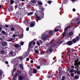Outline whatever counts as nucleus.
<instances>
[{
    "instance_id": "f257e3e1",
    "label": "nucleus",
    "mask_w": 80,
    "mask_h": 80,
    "mask_svg": "<svg viewBox=\"0 0 80 80\" xmlns=\"http://www.w3.org/2000/svg\"><path fill=\"white\" fill-rule=\"evenodd\" d=\"M75 63L74 64V66H75V67H74V66L72 65L71 66V68H75V69H76L77 68H78L79 66V65H80V61L79 62H78V61L77 60H76L75 62Z\"/></svg>"
},
{
    "instance_id": "f03ea898",
    "label": "nucleus",
    "mask_w": 80,
    "mask_h": 80,
    "mask_svg": "<svg viewBox=\"0 0 80 80\" xmlns=\"http://www.w3.org/2000/svg\"><path fill=\"white\" fill-rule=\"evenodd\" d=\"M0 43L1 44V45L2 47V48H8V47H7V42L0 41Z\"/></svg>"
},
{
    "instance_id": "7ed1b4c3",
    "label": "nucleus",
    "mask_w": 80,
    "mask_h": 80,
    "mask_svg": "<svg viewBox=\"0 0 80 80\" xmlns=\"http://www.w3.org/2000/svg\"><path fill=\"white\" fill-rule=\"evenodd\" d=\"M42 14H40L39 16H37L35 18L38 20H41L43 18V17L44 16V14L43 12H42Z\"/></svg>"
},
{
    "instance_id": "20e7f679",
    "label": "nucleus",
    "mask_w": 80,
    "mask_h": 80,
    "mask_svg": "<svg viewBox=\"0 0 80 80\" xmlns=\"http://www.w3.org/2000/svg\"><path fill=\"white\" fill-rule=\"evenodd\" d=\"M32 43H33V45H35V44H36V43L33 41H30L29 42V44H28V50H29V49H30L31 48H32Z\"/></svg>"
},
{
    "instance_id": "39448f33",
    "label": "nucleus",
    "mask_w": 80,
    "mask_h": 80,
    "mask_svg": "<svg viewBox=\"0 0 80 80\" xmlns=\"http://www.w3.org/2000/svg\"><path fill=\"white\" fill-rule=\"evenodd\" d=\"M73 43L72 41H68L64 43V45H67L68 46H71L73 45Z\"/></svg>"
},
{
    "instance_id": "423d86ee",
    "label": "nucleus",
    "mask_w": 80,
    "mask_h": 80,
    "mask_svg": "<svg viewBox=\"0 0 80 80\" xmlns=\"http://www.w3.org/2000/svg\"><path fill=\"white\" fill-rule=\"evenodd\" d=\"M48 37V35H46L44 36H42V38H41V40H45L46 39H47Z\"/></svg>"
},
{
    "instance_id": "0eeeda50",
    "label": "nucleus",
    "mask_w": 80,
    "mask_h": 80,
    "mask_svg": "<svg viewBox=\"0 0 80 80\" xmlns=\"http://www.w3.org/2000/svg\"><path fill=\"white\" fill-rule=\"evenodd\" d=\"M55 33V31L53 30H50L48 32V33L50 35H52L53 36V35L54 33Z\"/></svg>"
},
{
    "instance_id": "6e6552de",
    "label": "nucleus",
    "mask_w": 80,
    "mask_h": 80,
    "mask_svg": "<svg viewBox=\"0 0 80 80\" xmlns=\"http://www.w3.org/2000/svg\"><path fill=\"white\" fill-rule=\"evenodd\" d=\"M0 52L2 54H7V52L4 49H2L1 50Z\"/></svg>"
},
{
    "instance_id": "1a4fd4ad",
    "label": "nucleus",
    "mask_w": 80,
    "mask_h": 80,
    "mask_svg": "<svg viewBox=\"0 0 80 80\" xmlns=\"http://www.w3.org/2000/svg\"><path fill=\"white\" fill-rule=\"evenodd\" d=\"M30 26L31 27H33L35 25V21H32L30 22Z\"/></svg>"
},
{
    "instance_id": "9d476101",
    "label": "nucleus",
    "mask_w": 80,
    "mask_h": 80,
    "mask_svg": "<svg viewBox=\"0 0 80 80\" xmlns=\"http://www.w3.org/2000/svg\"><path fill=\"white\" fill-rule=\"evenodd\" d=\"M80 68H77V70H74V73L76 75V73H77V74H80V71L78 70V69H80Z\"/></svg>"
},
{
    "instance_id": "9b49d317",
    "label": "nucleus",
    "mask_w": 80,
    "mask_h": 80,
    "mask_svg": "<svg viewBox=\"0 0 80 80\" xmlns=\"http://www.w3.org/2000/svg\"><path fill=\"white\" fill-rule=\"evenodd\" d=\"M18 79L19 80H25V77H23L22 76H20L18 77Z\"/></svg>"
},
{
    "instance_id": "f8f14e48",
    "label": "nucleus",
    "mask_w": 80,
    "mask_h": 80,
    "mask_svg": "<svg viewBox=\"0 0 80 80\" xmlns=\"http://www.w3.org/2000/svg\"><path fill=\"white\" fill-rule=\"evenodd\" d=\"M33 73L36 74L37 72H38V70L37 69H35V68H33Z\"/></svg>"
},
{
    "instance_id": "ddd939ff",
    "label": "nucleus",
    "mask_w": 80,
    "mask_h": 80,
    "mask_svg": "<svg viewBox=\"0 0 80 80\" xmlns=\"http://www.w3.org/2000/svg\"><path fill=\"white\" fill-rule=\"evenodd\" d=\"M13 10V6H10L8 9V10L9 12H10L11 11H12Z\"/></svg>"
},
{
    "instance_id": "4468645a",
    "label": "nucleus",
    "mask_w": 80,
    "mask_h": 80,
    "mask_svg": "<svg viewBox=\"0 0 80 80\" xmlns=\"http://www.w3.org/2000/svg\"><path fill=\"white\" fill-rule=\"evenodd\" d=\"M49 53H50L49 54H50L51 53H52V47L51 46H50L49 48Z\"/></svg>"
},
{
    "instance_id": "2eb2a0df",
    "label": "nucleus",
    "mask_w": 80,
    "mask_h": 80,
    "mask_svg": "<svg viewBox=\"0 0 80 80\" xmlns=\"http://www.w3.org/2000/svg\"><path fill=\"white\" fill-rule=\"evenodd\" d=\"M54 33H55V32H58V31H59L58 28L57 27H56L54 29Z\"/></svg>"
},
{
    "instance_id": "dca6fc26",
    "label": "nucleus",
    "mask_w": 80,
    "mask_h": 80,
    "mask_svg": "<svg viewBox=\"0 0 80 80\" xmlns=\"http://www.w3.org/2000/svg\"><path fill=\"white\" fill-rule=\"evenodd\" d=\"M12 36L13 37H15L16 39L18 38L19 37H18V35L17 34H13Z\"/></svg>"
},
{
    "instance_id": "f3484780",
    "label": "nucleus",
    "mask_w": 80,
    "mask_h": 80,
    "mask_svg": "<svg viewBox=\"0 0 80 80\" xmlns=\"http://www.w3.org/2000/svg\"><path fill=\"white\" fill-rule=\"evenodd\" d=\"M72 40H80V37L77 36L75 38L73 39Z\"/></svg>"
},
{
    "instance_id": "a211bd4d",
    "label": "nucleus",
    "mask_w": 80,
    "mask_h": 80,
    "mask_svg": "<svg viewBox=\"0 0 80 80\" xmlns=\"http://www.w3.org/2000/svg\"><path fill=\"white\" fill-rule=\"evenodd\" d=\"M9 53H10V54L11 55H13V57H14V56H15V55H16V54H15V53H13V52L12 51H10L9 52Z\"/></svg>"
},
{
    "instance_id": "6ab92c4d",
    "label": "nucleus",
    "mask_w": 80,
    "mask_h": 80,
    "mask_svg": "<svg viewBox=\"0 0 80 80\" xmlns=\"http://www.w3.org/2000/svg\"><path fill=\"white\" fill-rule=\"evenodd\" d=\"M73 35V33L71 31L68 34L69 36H72Z\"/></svg>"
},
{
    "instance_id": "aec40b11",
    "label": "nucleus",
    "mask_w": 80,
    "mask_h": 80,
    "mask_svg": "<svg viewBox=\"0 0 80 80\" xmlns=\"http://www.w3.org/2000/svg\"><path fill=\"white\" fill-rule=\"evenodd\" d=\"M39 9L40 10H41L42 11H43V10H45V8H44L42 7V6H40L39 7Z\"/></svg>"
},
{
    "instance_id": "412c9836",
    "label": "nucleus",
    "mask_w": 80,
    "mask_h": 80,
    "mask_svg": "<svg viewBox=\"0 0 80 80\" xmlns=\"http://www.w3.org/2000/svg\"><path fill=\"white\" fill-rule=\"evenodd\" d=\"M19 66L22 70H23V65H22V64H19Z\"/></svg>"
},
{
    "instance_id": "4be33fe9",
    "label": "nucleus",
    "mask_w": 80,
    "mask_h": 80,
    "mask_svg": "<svg viewBox=\"0 0 80 80\" xmlns=\"http://www.w3.org/2000/svg\"><path fill=\"white\" fill-rule=\"evenodd\" d=\"M52 44L53 45H55L57 44V41H55L53 42H51Z\"/></svg>"
},
{
    "instance_id": "5701e85b",
    "label": "nucleus",
    "mask_w": 80,
    "mask_h": 80,
    "mask_svg": "<svg viewBox=\"0 0 80 80\" xmlns=\"http://www.w3.org/2000/svg\"><path fill=\"white\" fill-rule=\"evenodd\" d=\"M33 12H28V16H29V15H33Z\"/></svg>"
},
{
    "instance_id": "b1692460",
    "label": "nucleus",
    "mask_w": 80,
    "mask_h": 80,
    "mask_svg": "<svg viewBox=\"0 0 80 80\" xmlns=\"http://www.w3.org/2000/svg\"><path fill=\"white\" fill-rule=\"evenodd\" d=\"M68 28V26H67L64 29V32H66Z\"/></svg>"
},
{
    "instance_id": "393cba45",
    "label": "nucleus",
    "mask_w": 80,
    "mask_h": 80,
    "mask_svg": "<svg viewBox=\"0 0 80 80\" xmlns=\"http://www.w3.org/2000/svg\"><path fill=\"white\" fill-rule=\"evenodd\" d=\"M14 2V0H11L10 4H11V5H13V3Z\"/></svg>"
},
{
    "instance_id": "a878e982",
    "label": "nucleus",
    "mask_w": 80,
    "mask_h": 80,
    "mask_svg": "<svg viewBox=\"0 0 80 80\" xmlns=\"http://www.w3.org/2000/svg\"><path fill=\"white\" fill-rule=\"evenodd\" d=\"M66 78L65 76H62L61 80H65V79Z\"/></svg>"
},
{
    "instance_id": "bb28decb",
    "label": "nucleus",
    "mask_w": 80,
    "mask_h": 80,
    "mask_svg": "<svg viewBox=\"0 0 80 80\" xmlns=\"http://www.w3.org/2000/svg\"><path fill=\"white\" fill-rule=\"evenodd\" d=\"M16 75L17 76H19L20 75V72H18L16 73Z\"/></svg>"
},
{
    "instance_id": "cd10ccee",
    "label": "nucleus",
    "mask_w": 80,
    "mask_h": 80,
    "mask_svg": "<svg viewBox=\"0 0 80 80\" xmlns=\"http://www.w3.org/2000/svg\"><path fill=\"white\" fill-rule=\"evenodd\" d=\"M38 5H42V2L40 1L38 2Z\"/></svg>"
},
{
    "instance_id": "c85d7f7f",
    "label": "nucleus",
    "mask_w": 80,
    "mask_h": 80,
    "mask_svg": "<svg viewBox=\"0 0 80 80\" xmlns=\"http://www.w3.org/2000/svg\"><path fill=\"white\" fill-rule=\"evenodd\" d=\"M23 30L22 31V33L21 34V38H23Z\"/></svg>"
},
{
    "instance_id": "c756f323",
    "label": "nucleus",
    "mask_w": 80,
    "mask_h": 80,
    "mask_svg": "<svg viewBox=\"0 0 80 80\" xmlns=\"http://www.w3.org/2000/svg\"><path fill=\"white\" fill-rule=\"evenodd\" d=\"M3 73V72L2 70H1L0 71V77Z\"/></svg>"
},
{
    "instance_id": "7c9ffc66",
    "label": "nucleus",
    "mask_w": 80,
    "mask_h": 80,
    "mask_svg": "<svg viewBox=\"0 0 80 80\" xmlns=\"http://www.w3.org/2000/svg\"><path fill=\"white\" fill-rule=\"evenodd\" d=\"M14 46L15 47H16V48H18V47H19V45H18V44H15L14 45Z\"/></svg>"
},
{
    "instance_id": "2f4dec72",
    "label": "nucleus",
    "mask_w": 80,
    "mask_h": 80,
    "mask_svg": "<svg viewBox=\"0 0 80 80\" xmlns=\"http://www.w3.org/2000/svg\"><path fill=\"white\" fill-rule=\"evenodd\" d=\"M40 64L41 65H42V66L45 65V63L44 62H42L40 63Z\"/></svg>"
},
{
    "instance_id": "473e14b6",
    "label": "nucleus",
    "mask_w": 80,
    "mask_h": 80,
    "mask_svg": "<svg viewBox=\"0 0 80 80\" xmlns=\"http://www.w3.org/2000/svg\"><path fill=\"white\" fill-rule=\"evenodd\" d=\"M35 53H37V54H38L39 53V51H38V50H35Z\"/></svg>"
},
{
    "instance_id": "72a5a7b5",
    "label": "nucleus",
    "mask_w": 80,
    "mask_h": 80,
    "mask_svg": "<svg viewBox=\"0 0 80 80\" xmlns=\"http://www.w3.org/2000/svg\"><path fill=\"white\" fill-rule=\"evenodd\" d=\"M31 2L32 3H35V2H36V0H32L31 1Z\"/></svg>"
},
{
    "instance_id": "f704fd0d",
    "label": "nucleus",
    "mask_w": 80,
    "mask_h": 80,
    "mask_svg": "<svg viewBox=\"0 0 80 80\" xmlns=\"http://www.w3.org/2000/svg\"><path fill=\"white\" fill-rule=\"evenodd\" d=\"M72 42H73V43H77V42H78V40H72Z\"/></svg>"
},
{
    "instance_id": "c9c22d12",
    "label": "nucleus",
    "mask_w": 80,
    "mask_h": 80,
    "mask_svg": "<svg viewBox=\"0 0 80 80\" xmlns=\"http://www.w3.org/2000/svg\"><path fill=\"white\" fill-rule=\"evenodd\" d=\"M79 78V77L78 76H75V79H78Z\"/></svg>"
},
{
    "instance_id": "e433bc0d",
    "label": "nucleus",
    "mask_w": 80,
    "mask_h": 80,
    "mask_svg": "<svg viewBox=\"0 0 80 80\" xmlns=\"http://www.w3.org/2000/svg\"><path fill=\"white\" fill-rule=\"evenodd\" d=\"M38 15L37 14V13H35V15H34V17L35 18H36L37 17H38Z\"/></svg>"
},
{
    "instance_id": "4c0bfd02",
    "label": "nucleus",
    "mask_w": 80,
    "mask_h": 80,
    "mask_svg": "<svg viewBox=\"0 0 80 80\" xmlns=\"http://www.w3.org/2000/svg\"><path fill=\"white\" fill-rule=\"evenodd\" d=\"M29 55V53L28 52L26 53V57H28Z\"/></svg>"
},
{
    "instance_id": "58836bf2",
    "label": "nucleus",
    "mask_w": 80,
    "mask_h": 80,
    "mask_svg": "<svg viewBox=\"0 0 80 80\" xmlns=\"http://www.w3.org/2000/svg\"><path fill=\"white\" fill-rule=\"evenodd\" d=\"M20 43L21 45H23V44H24V42L21 41Z\"/></svg>"
},
{
    "instance_id": "ea45409f",
    "label": "nucleus",
    "mask_w": 80,
    "mask_h": 80,
    "mask_svg": "<svg viewBox=\"0 0 80 80\" xmlns=\"http://www.w3.org/2000/svg\"><path fill=\"white\" fill-rule=\"evenodd\" d=\"M37 45L38 46H39V45H40V43L38 42V41H37Z\"/></svg>"
},
{
    "instance_id": "a19ab883",
    "label": "nucleus",
    "mask_w": 80,
    "mask_h": 80,
    "mask_svg": "<svg viewBox=\"0 0 80 80\" xmlns=\"http://www.w3.org/2000/svg\"><path fill=\"white\" fill-rule=\"evenodd\" d=\"M2 33H3L4 35H5V34H6V32L4 31V30H2Z\"/></svg>"
},
{
    "instance_id": "79ce46f5",
    "label": "nucleus",
    "mask_w": 80,
    "mask_h": 80,
    "mask_svg": "<svg viewBox=\"0 0 80 80\" xmlns=\"http://www.w3.org/2000/svg\"><path fill=\"white\" fill-rule=\"evenodd\" d=\"M19 60H22L23 59V57H19Z\"/></svg>"
},
{
    "instance_id": "37998d69",
    "label": "nucleus",
    "mask_w": 80,
    "mask_h": 80,
    "mask_svg": "<svg viewBox=\"0 0 80 80\" xmlns=\"http://www.w3.org/2000/svg\"><path fill=\"white\" fill-rule=\"evenodd\" d=\"M52 1H49L48 2V3L49 4H51V3H52Z\"/></svg>"
},
{
    "instance_id": "c03bdc74",
    "label": "nucleus",
    "mask_w": 80,
    "mask_h": 80,
    "mask_svg": "<svg viewBox=\"0 0 80 80\" xmlns=\"http://www.w3.org/2000/svg\"><path fill=\"white\" fill-rule=\"evenodd\" d=\"M66 34V32H63L62 33V36H64V35H65Z\"/></svg>"
},
{
    "instance_id": "a18cd8bd",
    "label": "nucleus",
    "mask_w": 80,
    "mask_h": 80,
    "mask_svg": "<svg viewBox=\"0 0 80 80\" xmlns=\"http://www.w3.org/2000/svg\"><path fill=\"white\" fill-rule=\"evenodd\" d=\"M52 77H53V76H51V75H49V76H48V78H52Z\"/></svg>"
},
{
    "instance_id": "49530a36",
    "label": "nucleus",
    "mask_w": 80,
    "mask_h": 80,
    "mask_svg": "<svg viewBox=\"0 0 80 80\" xmlns=\"http://www.w3.org/2000/svg\"><path fill=\"white\" fill-rule=\"evenodd\" d=\"M70 72H71V73H72V72H73V69H71L70 71Z\"/></svg>"
},
{
    "instance_id": "de8ad7c7",
    "label": "nucleus",
    "mask_w": 80,
    "mask_h": 80,
    "mask_svg": "<svg viewBox=\"0 0 80 80\" xmlns=\"http://www.w3.org/2000/svg\"><path fill=\"white\" fill-rule=\"evenodd\" d=\"M26 31H29V27H27L26 28Z\"/></svg>"
},
{
    "instance_id": "09e8293b",
    "label": "nucleus",
    "mask_w": 80,
    "mask_h": 80,
    "mask_svg": "<svg viewBox=\"0 0 80 80\" xmlns=\"http://www.w3.org/2000/svg\"><path fill=\"white\" fill-rule=\"evenodd\" d=\"M32 72V71H31V70H30V71H29V74H31Z\"/></svg>"
},
{
    "instance_id": "8fccbe9b",
    "label": "nucleus",
    "mask_w": 80,
    "mask_h": 80,
    "mask_svg": "<svg viewBox=\"0 0 80 80\" xmlns=\"http://www.w3.org/2000/svg\"><path fill=\"white\" fill-rule=\"evenodd\" d=\"M5 26L6 27V28H8L9 27V26H8L7 24H5Z\"/></svg>"
},
{
    "instance_id": "3c124183",
    "label": "nucleus",
    "mask_w": 80,
    "mask_h": 80,
    "mask_svg": "<svg viewBox=\"0 0 80 80\" xmlns=\"http://www.w3.org/2000/svg\"><path fill=\"white\" fill-rule=\"evenodd\" d=\"M15 30V28H11V30L12 31H13Z\"/></svg>"
},
{
    "instance_id": "603ef678",
    "label": "nucleus",
    "mask_w": 80,
    "mask_h": 80,
    "mask_svg": "<svg viewBox=\"0 0 80 80\" xmlns=\"http://www.w3.org/2000/svg\"><path fill=\"white\" fill-rule=\"evenodd\" d=\"M5 63L7 64H8V62L7 61H6L5 62Z\"/></svg>"
},
{
    "instance_id": "864d4df0",
    "label": "nucleus",
    "mask_w": 80,
    "mask_h": 80,
    "mask_svg": "<svg viewBox=\"0 0 80 80\" xmlns=\"http://www.w3.org/2000/svg\"><path fill=\"white\" fill-rule=\"evenodd\" d=\"M71 75L72 77H73V76H74V73H71Z\"/></svg>"
},
{
    "instance_id": "5fc2aeb1",
    "label": "nucleus",
    "mask_w": 80,
    "mask_h": 80,
    "mask_svg": "<svg viewBox=\"0 0 80 80\" xmlns=\"http://www.w3.org/2000/svg\"><path fill=\"white\" fill-rule=\"evenodd\" d=\"M72 11L73 12H75V11H76V9H75V8H73L72 9Z\"/></svg>"
},
{
    "instance_id": "6e6d98bb",
    "label": "nucleus",
    "mask_w": 80,
    "mask_h": 80,
    "mask_svg": "<svg viewBox=\"0 0 80 80\" xmlns=\"http://www.w3.org/2000/svg\"><path fill=\"white\" fill-rule=\"evenodd\" d=\"M12 80H15V77L14 76H13V78H12Z\"/></svg>"
},
{
    "instance_id": "4d7b16f0",
    "label": "nucleus",
    "mask_w": 80,
    "mask_h": 80,
    "mask_svg": "<svg viewBox=\"0 0 80 80\" xmlns=\"http://www.w3.org/2000/svg\"><path fill=\"white\" fill-rule=\"evenodd\" d=\"M43 53H44V52H40L41 55H43Z\"/></svg>"
},
{
    "instance_id": "13d9d810",
    "label": "nucleus",
    "mask_w": 80,
    "mask_h": 80,
    "mask_svg": "<svg viewBox=\"0 0 80 80\" xmlns=\"http://www.w3.org/2000/svg\"><path fill=\"white\" fill-rule=\"evenodd\" d=\"M29 58H26V61H29Z\"/></svg>"
},
{
    "instance_id": "bf43d9fd",
    "label": "nucleus",
    "mask_w": 80,
    "mask_h": 80,
    "mask_svg": "<svg viewBox=\"0 0 80 80\" xmlns=\"http://www.w3.org/2000/svg\"><path fill=\"white\" fill-rule=\"evenodd\" d=\"M37 69H40V66H38L37 68Z\"/></svg>"
},
{
    "instance_id": "052dcab7",
    "label": "nucleus",
    "mask_w": 80,
    "mask_h": 80,
    "mask_svg": "<svg viewBox=\"0 0 80 80\" xmlns=\"http://www.w3.org/2000/svg\"><path fill=\"white\" fill-rule=\"evenodd\" d=\"M30 63H33V61L31 60L30 61Z\"/></svg>"
},
{
    "instance_id": "680f3d73",
    "label": "nucleus",
    "mask_w": 80,
    "mask_h": 80,
    "mask_svg": "<svg viewBox=\"0 0 80 80\" xmlns=\"http://www.w3.org/2000/svg\"><path fill=\"white\" fill-rule=\"evenodd\" d=\"M15 70H16V68H14V69L13 70V72H15Z\"/></svg>"
},
{
    "instance_id": "e2e57ef3",
    "label": "nucleus",
    "mask_w": 80,
    "mask_h": 80,
    "mask_svg": "<svg viewBox=\"0 0 80 80\" xmlns=\"http://www.w3.org/2000/svg\"><path fill=\"white\" fill-rule=\"evenodd\" d=\"M63 42V41H61L60 42H59V45H60L61 44V43H62V42Z\"/></svg>"
},
{
    "instance_id": "0e129e2a",
    "label": "nucleus",
    "mask_w": 80,
    "mask_h": 80,
    "mask_svg": "<svg viewBox=\"0 0 80 80\" xmlns=\"http://www.w3.org/2000/svg\"><path fill=\"white\" fill-rule=\"evenodd\" d=\"M46 52H47V53H48V52H49V51H48V50H46Z\"/></svg>"
},
{
    "instance_id": "69168bd1",
    "label": "nucleus",
    "mask_w": 80,
    "mask_h": 80,
    "mask_svg": "<svg viewBox=\"0 0 80 80\" xmlns=\"http://www.w3.org/2000/svg\"><path fill=\"white\" fill-rule=\"evenodd\" d=\"M68 28H71V26L70 25L68 26Z\"/></svg>"
},
{
    "instance_id": "338daca9",
    "label": "nucleus",
    "mask_w": 80,
    "mask_h": 80,
    "mask_svg": "<svg viewBox=\"0 0 80 80\" xmlns=\"http://www.w3.org/2000/svg\"><path fill=\"white\" fill-rule=\"evenodd\" d=\"M38 46H36L35 48H35V49H36V48H38Z\"/></svg>"
},
{
    "instance_id": "774afa93",
    "label": "nucleus",
    "mask_w": 80,
    "mask_h": 80,
    "mask_svg": "<svg viewBox=\"0 0 80 80\" xmlns=\"http://www.w3.org/2000/svg\"><path fill=\"white\" fill-rule=\"evenodd\" d=\"M80 21H79V22H77V24H80Z\"/></svg>"
}]
</instances>
